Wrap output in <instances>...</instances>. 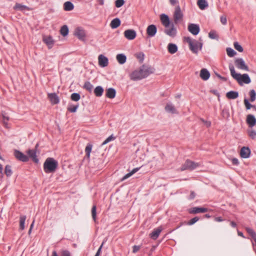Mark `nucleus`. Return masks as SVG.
I'll return each instance as SVG.
<instances>
[{"label":"nucleus","instance_id":"f257e3e1","mask_svg":"<svg viewBox=\"0 0 256 256\" xmlns=\"http://www.w3.org/2000/svg\"><path fill=\"white\" fill-rule=\"evenodd\" d=\"M154 72V68L149 66L142 65L130 74V78L133 80H140L146 78Z\"/></svg>","mask_w":256,"mask_h":256},{"label":"nucleus","instance_id":"f03ea898","mask_svg":"<svg viewBox=\"0 0 256 256\" xmlns=\"http://www.w3.org/2000/svg\"><path fill=\"white\" fill-rule=\"evenodd\" d=\"M230 74L232 77L237 80L238 83L242 85L243 83L246 84H248L251 82L250 78L249 76L244 74H241L236 72L234 66L232 64H230L228 66Z\"/></svg>","mask_w":256,"mask_h":256},{"label":"nucleus","instance_id":"7ed1b4c3","mask_svg":"<svg viewBox=\"0 0 256 256\" xmlns=\"http://www.w3.org/2000/svg\"><path fill=\"white\" fill-rule=\"evenodd\" d=\"M184 40L188 43L190 50L194 54H197L201 50L202 43L190 37H184Z\"/></svg>","mask_w":256,"mask_h":256},{"label":"nucleus","instance_id":"20e7f679","mask_svg":"<svg viewBox=\"0 0 256 256\" xmlns=\"http://www.w3.org/2000/svg\"><path fill=\"white\" fill-rule=\"evenodd\" d=\"M58 166V162L53 158H48L46 159L44 164V170L45 172L51 173L56 171Z\"/></svg>","mask_w":256,"mask_h":256},{"label":"nucleus","instance_id":"39448f33","mask_svg":"<svg viewBox=\"0 0 256 256\" xmlns=\"http://www.w3.org/2000/svg\"><path fill=\"white\" fill-rule=\"evenodd\" d=\"M183 18V14L179 5H177L174 13V20L175 24L180 22Z\"/></svg>","mask_w":256,"mask_h":256},{"label":"nucleus","instance_id":"423d86ee","mask_svg":"<svg viewBox=\"0 0 256 256\" xmlns=\"http://www.w3.org/2000/svg\"><path fill=\"white\" fill-rule=\"evenodd\" d=\"M234 64L238 69L247 72L249 71L248 66L246 64L245 62L242 58H237L235 59Z\"/></svg>","mask_w":256,"mask_h":256},{"label":"nucleus","instance_id":"0eeeda50","mask_svg":"<svg viewBox=\"0 0 256 256\" xmlns=\"http://www.w3.org/2000/svg\"><path fill=\"white\" fill-rule=\"evenodd\" d=\"M198 166L199 164L198 163H196L194 162L187 160L180 168V170L182 171L186 170H193Z\"/></svg>","mask_w":256,"mask_h":256},{"label":"nucleus","instance_id":"6e6552de","mask_svg":"<svg viewBox=\"0 0 256 256\" xmlns=\"http://www.w3.org/2000/svg\"><path fill=\"white\" fill-rule=\"evenodd\" d=\"M74 35L80 40L84 41L85 40L86 32L82 27H78L74 30Z\"/></svg>","mask_w":256,"mask_h":256},{"label":"nucleus","instance_id":"1a4fd4ad","mask_svg":"<svg viewBox=\"0 0 256 256\" xmlns=\"http://www.w3.org/2000/svg\"><path fill=\"white\" fill-rule=\"evenodd\" d=\"M124 37L128 40H132L134 39L136 36V32L132 29L126 30L124 33Z\"/></svg>","mask_w":256,"mask_h":256},{"label":"nucleus","instance_id":"9d476101","mask_svg":"<svg viewBox=\"0 0 256 256\" xmlns=\"http://www.w3.org/2000/svg\"><path fill=\"white\" fill-rule=\"evenodd\" d=\"M14 155L20 161L26 162L28 160V157L18 150L14 151Z\"/></svg>","mask_w":256,"mask_h":256},{"label":"nucleus","instance_id":"9b49d317","mask_svg":"<svg viewBox=\"0 0 256 256\" xmlns=\"http://www.w3.org/2000/svg\"><path fill=\"white\" fill-rule=\"evenodd\" d=\"M98 64L100 67L104 68L108 64V58L103 54H100L98 56Z\"/></svg>","mask_w":256,"mask_h":256},{"label":"nucleus","instance_id":"f8f14e48","mask_svg":"<svg viewBox=\"0 0 256 256\" xmlns=\"http://www.w3.org/2000/svg\"><path fill=\"white\" fill-rule=\"evenodd\" d=\"M188 31L194 35H197L200 30L198 25L194 24H188Z\"/></svg>","mask_w":256,"mask_h":256},{"label":"nucleus","instance_id":"ddd939ff","mask_svg":"<svg viewBox=\"0 0 256 256\" xmlns=\"http://www.w3.org/2000/svg\"><path fill=\"white\" fill-rule=\"evenodd\" d=\"M165 110L168 112L172 114H178V112L174 105L171 103V102H168L166 104L165 108H164Z\"/></svg>","mask_w":256,"mask_h":256},{"label":"nucleus","instance_id":"4468645a","mask_svg":"<svg viewBox=\"0 0 256 256\" xmlns=\"http://www.w3.org/2000/svg\"><path fill=\"white\" fill-rule=\"evenodd\" d=\"M157 32V28L155 25L150 24L146 28V34L149 37L154 36Z\"/></svg>","mask_w":256,"mask_h":256},{"label":"nucleus","instance_id":"2eb2a0df","mask_svg":"<svg viewBox=\"0 0 256 256\" xmlns=\"http://www.w3.org/2000/svg\"><path fill=\"white\" fill-rule=\"evenodd\" d=\"M164 32L170 36L174 37L176 34V30L174 28V24H172L170 28L168 27L166 28L164 30Z\"/></svg>","mask_w":256,"mask_h":256},{"label":"nucleus","instance_id":"dca6fc26","mask_svg":"<svg viewBox=\"0 0 256 256\" xmlns=\"http://www.w3.org/2000/svg\"><path fill=\"white\" fill-rule=\"evenodd\" d=\"M160 19L161 22L164 26H165L166 28H167L170 26V21L168 16L166 14H162L160 16Z\"/></svg>","mask_w":256,"mask_h":256},{"label":"nucleus","instance_id":"f3484780","mask_svg":"<svg viewBox=\"0 0 256 256\" xmlns=\"http://www.w3.org/2000/svg\"><path fill=\"white\" fill-rule=\"evenodd\" d=\"M250 154V150L248 147L244 146L241 148L240 155L242 158H248Z\"/></svg>","mask_w":256,"mask_h":256},{"label":"nucleus","instance_id":"a211bd4d","mask_svg":"<svg viewBox=\"0 0 256 256\" xmlns=\"http://www.w3.org/2000/svg\"><path fill=\"white\" fill-rule=\"evenodd\" d=\"M200 76L204 80H206L210 77V73L206 68H202L200 71Z\"/></svg>","mask_w":256,"mask_h":256},{"label":"nucleus","instance_id":"6ab92c4d","mask_svg":"<svg viewBox=\"0 0 256 256\" xmlns=\"http://www.w3.org/2000/svg\"><path fill=\"white\" fill-rule=\"evenodd\" d=\"M190 214H198L200 212H206L208 211V209L204 208L194 207L189 210Z\"/></svg>","mask_w":256,"mask_h":256},{"label":"nucleus","instance_id":"aec40b11","mask_svg":"<svg viewBox=\"0 0 256 256\" xmlns=\"http://www.w3.org/2000/svg\"><path fill=\"white\" fill-rule=\"evenodd\" d=\"M48 98L51 103L53 104H57L59 102V98L56 93L48 94Z\"/></svg>","mask_w":256,"mask_h":256},{"label":"nucleus","instance_id":"412c9836","mask_svg":"<svg viewBox=\"0 0 256 256\" xmlns=\"http://www.w3.org/2000/svg\"><path fill=\"white\" fill-rule=\"evenodd\" d=\"M43 41L48 46L49 48H51L54 45V41L50 36H44Z\"/></svg>","mask_w":256,"mask_h":256},{"label":"nucleus","instance_id":"4be33fe9","mask_svg":"<svg viewBox=\"0 0 256 256\" xmlns=\"http://www.w3.org/2000/svg\"><path fill=\"white\" fill-rule=\"evenodd\" d=\"M26 154L28 155L29 157L33 160V161L34 162L38 163V159L37 158L36 150H28L26 151Z\"/></svg>","mask_w":256,"mask_h":256},{"label":"nucleus","instance_id":"5701e85b","mask_svg":"<svg viewBox=\"0 0 256 256\" xmlns=\"http://www.w3.org/2000/svg\"><path fill=\"white\" fill-rule=\"evenodd\" d=\"M246 122L250 127H253L256 124V119L253 115L248 114L246 118Z\"/></svg>","mask_w":256,"mask_h":256},{"label":"nucleus","instance_id":"b1692460","mask_svg":"<svg viewBox=\"0 0 256 256\" xmlns=\"http://www.w3.org/2000/svg\"><path fill=\"white\" fill-rule=\"evenodd\" d=\"M162 230V228L159 227L154 229L150 234V237L153 240H156Z\"/></svg>","mask_w":256,"mask_h":256},{"label":"nucleus","instance_id":"393cba45","mask_svg":"<svg viewBox=\"0 0 256 256\" xmlns=\"http://www.w3.org/2000/svg\"><path fill=\"white\" fill-rule=\"evenodd\" d=\"M178 46L176 44L172 43L168 44V52L170 54H174L178 51Z\"/></svg>","mask_w":256,"mask_h":256},{"label":"nucleus","instance_id":"a878e982","mask_svg":"<svg viewBox=\"0 0 256 256\" xmlns=\"http://www.w3.org/2000/svg\"><path fill=\"white\" fill-rule=\"evenodd\" d=\"M116 92L113 88H108L106 90V96L110 98H114L116 96Z\"/></svg>","mask_w":256,"mask_h":256},{"label":"nucleus","instance_id":"bb28decb","mask_svg":"<svg viewBox=\"0 0 256 256\" xmlns=\"http://www.w3.org/2000/svg\"><path fill=\"white\" fill-rule=\"evenodd\" d=\"M116 60L120 64H124L126 60V56L122 54H118L116 56Z\"/></svg>","mask_w":256,"mask_h":256},{"label":"nucleus","instance_id":"cd10ccee","mask_svg":"<svg viewBox=\"0 0 256 256\" xmlns=\"http://www.w3.org/2000/svg\"><path fill=\"white\" fill-rule=\"evenodd\" d=\"M226 96L228 99H236L238 96V92L236 91H230L226 93Z\"/></svg>","mask_w":256,"mask_h":256},{"label":"nucleus","instance_id":"c85d7f7f","mask_svg":"<svg viewBox=\"0 0 256 256\" xmlns=\"http://www.w3.org/2000/svg\"><path fill=\"white\" fill-rule=\"evenodd\" d=\"M120 25V20L118 18H115L112 20L110 24L112 28H116Z\"/></svg>","mask_w":256,"mask_h":256},{"label":"nucleus","instance_id":"c756f323","mask_svg":"<svg viewBox=\"0 0 256 256\" xmlns=\"http://www.w3.org/2000/svg\"><path fill=\"white\" fill-rule=\"evenodd\" d=\"M198 5L200 10H204L208 6V4L206 0H198Z\"/></svg>","mask_w":256,"mask_h":256},{"label":"nucleus","instance_id":"7c9ffc66","mask_svg":"<svg viewBox=\"0 0 256 256\" xmlns=\"http://www.w3.org/2000/svg\"><path fill=\"white\" fill-rule=\"evenodd\" d=\"M14 8L15 10H18L20 11H23L24 10H30V8L26 6L22 5V4L16 3L14 6Z\"/></svg>","mask_w":256,"mask_h":256},{"label":"nucleus","instance_id":"2f4dec72","mask_svg":"<svg viewBox=\"0 0 256 256\" xmlns=\"http://www.w3.org/2000/svg\"><path fill=\"white\" fill-rule=\"evenodd\" d=\"M104 92V89L101 86H96L94 90V93L96 96H100Z\"/></svg>","mask_w":256,"mask_h":256},{"label":"nucleus","instance_id":"473e14b6","mask_svg":"<svg viewBox=\"0 0 256 256\" xmlns=\"http://www.w3.org/2000/svg\"><path fill=\"white\" fill-rule=\"evenodd\" d=\"M74 6L70 2H66L64 4V10L66 11H70L74 9Z\"/></svg>","mask_w":256,"mask_h":256},{"label":"nucleus","instance_id":"72a5a7b5","mask_svg":"<svg viewBox=\"0 0 256 256\" xmlns=\"http://www.w3.org/2000/svg\"><path fill=\"white\" fill-rule=\"evenodd\" d=\"M140 169V168H135L134 169H133L132 172H130L126 174L122 179V181H123L126 179H127L129 177H130V176H132L133 174H134V173H136V172H137L138 170Z\"/></svg>","mask_w":256,"mask_h":256},{"label":"nucleus","instance_id":"f704fd0d","mask_svg":"<svg viewBox=\"0 0 256 256\" xmlns=\"http://www.w3.org/2000/svg\"><path fill=\"white\" fill-rule=\"evenodd\" d=\"M60 34L64 36H66L68 34V28L67 26L64 25L60 29Z\"/></svg>","mask_w":256,"mask_h":256},{"label":"nucleus","instance_id":"c9c22d12","mask_svg":"<svg viewBox=\"0 0 256 256\" xmlns=\"http://www.w3.org/2000/svg\"><path fill=\"white\" fill-rule=\"evenodd\" d=\"M26 219L25 216H22L20 217V230H23L24 228V223Z\"/></svg>","mask_w":256,"mask_h":256},{"label":"nucleus","instance_id":"e433bc0d","mask_svg":"<svg viewBox=\"0 0 256 256\" xmlns=\"http://www.w3.org/2000/svg\"><path fill=\"white\" fill-rule=\"evenodd\" d=\"M246 230L253 239L256 238V233L252 228H246Z\"/></svg>","mask_w":256,"mask_h":256},{"label":"nucleus","instance_id":"4c0bfd02","mask_svg":"<svg viewBox=\"0 0 256 256\" xmlns=\"http://www.w3.org/2000/svg\"><path fill=\"white\" fill-rule=\"evenodd\" d=\"M4 172L7 176H10L12 174V172L11 170V166L10 165H6V166Z\"/></svg>","mask_w":256,"mask_h":256},{"label":"nucleus","instance_id":"58836bf2","mask_svg":"<svg viewBox=\"0 0 256 256\" xmlns=\"http://www.w3.org/2000/svg\"><path fill=\"white\" fill-rule=\"evenodd\" d=\"M70 98L72 100L77 102L80 100V96L78 93H73L71 94Z\"/></svg>","mask_w":256,"mask_h":256},{"label":"nucleus","instance_id":"ea45409f","mask_svg":"<svg viewBox=\"0 0 256 256\" xmlns=\"http://www.w3.org/2000/svg\"><path fill=\"white\" fill-rule=\"evenodd\" d=\"M84 88L88 92H91L93 88V86L89 82H85Z\"/></svg>","mask_w":256,"mask_h":256},{"label":"nucleus","instance_id":"a19ab883","mask_svg":"<svg viewBox=\"0 0 256 256\" xmlns=\"http://www.w3.org/2000/svg\"><path fill=\"white\" fill-rule=\"evenodd\" d=\"M226 52L227 54L230 57H232L236 54V52L230 48H226Z\"/></svg>","mask_w":256,"mask_h":256},{"label":"nucleus","instance_id":"79ce46f5","mask_svg":"<svg viewBox=\"0 0 256 256\" xmlns=\"http://www.w3.org/2000/svg\"><path fill=\"white\" fill-rule=\"evenodd\" d=\"M208 36L212 39H218V36L216 31L211 30L208 34Z\"/></svg>","mask_w":256,"mask_h":256},{"label":"nucleus","instance_id":"37998d69","mask_svg":"<svg viewBox=\"0 0 256 256\" xmlns=\"http://www.w3.org/2000/svg\"><path fill=\"white\" fill-rule=\"evenodd\" d=\"M250 100L251 102H254L256 98V93L254 90H252L250 92Z\"/></svg>","mask_w":256,"mask_h":256},{"label":"nucleus","instance_id":"c03bdc74","mask_svg":"<svg viewBox=\"0 0 256 256\" xmlns=\"http://www.w3.org/2000/svg\"><path fill=\"white\" fill-rule=\"evenodd\" d=\"M92 145H91L90 144H88L86 148L85 152H86V156H87L88 158H89L90 156V154L92 151Z\"/></svg>","mask_w":256,"mask_h":256},{"label":"nucleus","instance_id":"a18cd8bd","mask_svg":"<svg viewBox=\"0 0 256 256\" xmlns=\"http://www.w3.org/2000/svg\"><path fill=\"white\" fill-rule=\"evenodd\" d=\"M249 136L252 140L256 139V132L253 130H248Z\"/></svg>","mask_w":256,"mask_h":256},{"label":"nucleus","instance_id":"49530a36","mask_svg":"<svg viewBox=\"0 0 256 256\" xmlns=\"http://www.w3.org/2000/svg\"><path fill=\"white\" fill-rule=\"evenodd\" d=\"M234 48L236 50L239 52H242L244 50L242 46L238 42H234Z\"/></svg>","mask_w":256,"mask_h":256},{"label":"nucleus","instance_id":"de8ad7c7","mask_svg":"<svg viewBox=\"0 0 256 256\" xmlns=\"http://www.w3.org/2000/svg\"><path fill=\"white\" fill-rule=\"evenodd\" d=\"M96 206H93L92 208V215L93 220L96 222Z\"/></svg>","mask_w":256,"mask_h":256},{"label":"nucleus","instance_id":"09e8293b","mask_svg":"<svg viewBox=\"0 0 256 256\" xmlns=\"http://www.w3.org/2000/svg\"><path fill=\"white\" fill-rule=\"evenodd\" d=\"M78 107V104L76 106H70L68 108V110L71 112H75L76 111Z\"/></svg>","mask_w":256,"mask_h":256},{"label":"nucleus","instance_id":"8fccbe9b","mask_svg":"<svg viewBox=\"0 0 256 256\" xmlns=\"http://www.w3.org/2000/svg\"><path fill=\"white\" fill-rule=\"evenodd\" d=\"M144 54L142 52H139L136 54V56L140 62H142L144 60Z\"/></svg>","mask_w":256,"mask_h":256},{"label":"nucleus","instance_id":"3c124183","mask_svg":"<svg viewBox=\"0 0 256 256\" xmlns=\"http://www.w3.org/2000/svg\"><path fill=\"white\" fill-rule=\"evenodd\" d=\"M124 4V0H116L115 2V5L116 8H120Z\"/></svg>","mask_w":256,"mask_h":256},{"label":"nucleus","instance_id":"603ef678","mask_svg":"<svg viewBox=\"0 0 256 256\" xmlns=\"http://www.w3.org/2000/svg\"><path fill=\"white\" fill-rule=\"evenodd\" d=\"M244 104L247 110H250L251 108L253 107L246 98L244 100Z\"/></svg>","mask_w":256,"mask_h":256},{"label":"nucleus","instance_id":"864d4df0","mask_svg":"<svg viewBox=\"0 0 256 256\" xmlns=\"http://www.w3.org/2000/svg\"><path fill=\"white\" fill-rule=\"evenodd\" d=\"M199 220V218L197 216H196L192 218L188 222V224L192 225L198 222Z\"/></svg>","mask_w":256,"mask_h":256},{"label":"nucleus","instance_id":"5fc2aeb1","mask_svg":"<svg viewBox=\"0 0 256 256\" xmlns=\"http://www.w3.org/2000/svg\"><path fill=\"white\" fill-rule=\"evenodd\" d=\"M220 22L223 25H226L227 23V19L226 16L223 15L220 16Z\"/></svg>","mask_w":256,"mask_h":256},{"label":"nucleus","instance_id":"6e6d98bb","mask_svg":"<svg viewBox=\"0 0 256 256\" xmlns=\"http://www.w3.org/2000/svg\"><path fill=\"white\" fill-rule=\"evenodd\" d=\"M3 118V124L5 126H6L8 124V121L9 120V118L8 116L2 115Z\"/></svg>","mask_w":256,"mask_h":256},{"label":"nucleus","instance_id":"4d7b16f0","mask_svg":"<svg viewBox=\"0 0 256 256\" xmlns=\"http://www.w3.org/2000/svg\"><path fill=\"white\" fill-rule=\"evenodd\" d=\"M114 138L112 136H110L109 137H108L102 144V145H104V144H107L108 142H110V141H111L112 140H114Z\"/></svg>","mask_w":256,"mask_h":256},{"label":"nucleus","instance_id":"13d9d810","mask_svg":"<svg viewBox=\"0 0 256 256\" xmlns=\"http://www.w3.org/2000/svg\"><path fill=\"white\" fill-rule=\"evenodd\" d=\"M200 120L206 126V127H210L211 125V122L210 121L205 120L203 118H200Z\"/></svg>","mask_w":256,"mask_h":256},{"label":"nucleus","instance_id":"bf43d9fd","mask_svg":"<svg viewBox=\"0 0 256 256\" xmlns=\"http://www.w3.org/2000/svg\"><path fill=\"white\" fill-rule=\"evenodd\" d=\"M104 244V242H102V244L100 245V246L98 248V249L96 254H95V256H100V254L101 253L102 248Z\"/></svg>","mask_w":256,"mask_h":256},{"label":"nucleus","instance_id":"052dcab7","mask_svg":"<svg viewBox=\"0 0 256 256\" xmlns=\"http://www.w3.org/2000/svg\"><path fill=\"white\" fill-rule=\"evenodd\" d=\"M170 2L173 6H176L177 5H179L178 0H170Z\"/></svg>","mask_w":256,"mask_h":256},{"label":"nucleus","instance_id":"680f3d73","mask_svg":"<svg viewBox=\"0 0 256 256\" xmlns=\"http://www.w3.org/2000/svg\"><path fill=\"white\" fill-rule=\"evenodd\" d=\"M62 256H70V253L68 250H62Z\"/></svg>","mask_w":256,"mask_h":256},{"label":"nucleus","instance_id":"e2e57ef3","mask_svg":"<svg viewBox=\"0 0 256 256\" xmlns=\"http://www.w3.org/2000/svg\"><path fill=\"white\" fill-rule=\"evenodd\" d=\"M140 249V246H133L132 252L134 253L136 252Z\"/></svg>","mask_w":256,"mask_h":256},{"label":"nucleus","instance_id":"0e129e2a","mask_svg":"<svg viewBox=\"0 0 256 256\" xmlns=\"http://www.w3.org/2000/svg\"><path fill=\"white\" fill-rule=\"evenodd\" d=\"M196 196V193L194 191H191L190 195V199H194Z\"/></svg>","mask_w":256,"mask_h":256},{"label":"nucleus","instance_id":"69168bd1","mask_svg":"<svg viewBox=\"0 0 256 256\" xmlns=\"http://www.w3.org/2000/svg\"><path fill=\"white\" fill-rule=\"evenodd\" d=\"M232 162L234 165H238V160L236 158H234L232 160Z\"/></svg>","mask_w":256,"mask_h":256},{"label":"nucleus","instance_id":"338daca9","mask_svg":"<svg viewBox=\"0 0 256 256\" xmlns=\"http://www.w3.org/2000/svg\"><path fill=\"white\" fill-rule=\"evenodd\" d=\"M214 220L218 222H220L224 220L221 217H216Z\"/></svg>","mask_w":256,"mask_h":256},{"label":"nucleus","instance_id":"774afa93","mask_svg":"<svg viewBox=\"0 0 256 256\" xmlns=\"http://www.w3.org/2000/svg\"><path fill=\"white\" fill-rule=\"evenodd\" d=\"M230 225L232 226L233 228H236V222H230Z\"/></svg>","mask_w":256,"mask_h":256}]
</instances>
